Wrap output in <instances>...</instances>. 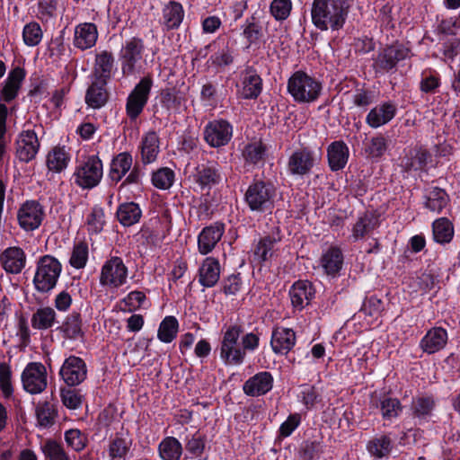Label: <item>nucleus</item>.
Returning a JSON list of instances; mask_svg holds the SVG:
<instances>
[{
	"label": "nucleus",
	"instance_id": "22",
	"mask_svg": "<svg viewBox=\"0 0 460 460\" xmlns=\"http://www.w3.org/2000/svg\"><path fill=\"white\" fill-rule=\"evenodd\" d=\"M98 36V29L94 23L81 22L75 27L73 44L78 49L86 50L95 46Z\"/></svg>",
	"mask_w": 460,
	"mask_h": 460
},
{
	"label": "nucleus",
	"instance_id": "64",
	"mask_svg": "<svg viewBox=\"0 0 460 460\" xmlns=\"http://www.w3.org/2000/svg\"><path fill=\"white\" fill-rule=\"evenodd\" d=\"M323 453V446L317 440L304 441L300 447L299 454L303 460H313Z\"/></svg>",
	"mask_w": 460,
	"mask_h": 460
},
{
	"label": "nucleus",
	"instance_id": "61",
	"mask_svg": "<svg viewBox=\"0 0 460 460\" xmlns=\"http://www.w3.org/2000/svg\"><path fill=\"white\" fill-rule=\"evenodd\" d=\"M299 397L305 408L311 410L322 401V393L314 385H305L302 386Z\"/></svg>",
	"mask_w": 460,
	"mask_h": 460
},
{
	"label": "nucleus",
	"instance_id": "31",
	"mask_svg": "<svg viewBox=\"0 0 460 460\" xmlns=\"http://www.w3.org/2000/svg\"><path fill=\"white\" fill-rule=\"evenodd\" d=\"M314 296V289L311 282L299 280L293 284L289 290V296L292 305L302 310L306 306Z\"/></svg>",
	"mask_w": 460,
	"mask_h": 460
},
{
	"label": "nucleus",
	"instance_id": "6",
	"mask_svg": "<svg viewBox=\"0 0 460 460\" xmlns=\"http://www.w3.org/2000/svg\"><path fill=\"white\" fill-rule=\"evenodd\" d=\"M243 328L239 325L229 326L223 334L220 343V358L228 366H240L244 362L245 353L240 337Z\"/></svg>",
	"mask_w": 460,
	"mask_h": 460
},
{
	"label": "nucleus",
	"instance_id": "8",
	"mask_svg": "<svg viewBox=\"0 0 460 460\" xmlns=\"http://www.w3.org/2000/svg\"><path fill=\"white\" fill-rule=\"evenodd\" d=\"M128 270L122 258L111 256L101 268L99 282L102 287L113 289L125 285Z\"/></svg>",
	"mask_w": 460,
	"mask_h": 460
},
{
	"label": "nucleus",
	"instance_id": "45",
	"mask_svg": "<svg viewBox=\"0 0 460 460\" xmlns=\"http://www.w3.org/2000/svg\"><path fill=\"white\" fill-rule=\"evenodd\" d=\"M158 453L162 460H180L183 447L176 438L166 437L159 443Z\"/></svg>",
	"mask_w": 460,
	"mask_h": 460
},
{
	"label": "nucleus",
	"instance_id": "21",
	"mask_svg": "<svg viewBox=\"0 0 460 460\" xmlns=\"http://www.w3.org/2000/svg\"><path fill=\"white\" fill-rule=\"evenodd\" d=\"M137 149L143 165L154 164L160 154V138L158 134L154 130L145 133L141 137Z\"/></svg>",
	"mask_w": 460,
	"mask_h": 460
},
{
	"label": "nucleus",
	"instance_id": "2",
	"mask_svg": "<svg viewBox=\"0 0 460 460\" xmlns=\"http://www.w3.org/2000/svg\"><path fill=\"white\" fill-rule=\"evenodd\" d=\"M26 77V71L21 66H15L10 70L3 87L0 89V162L7 153L10 140L6 137V119L8 110L5 103L13 101L19 93L22 82Z\"/></svg>",
	"mask_w": 460,
	"mask_h": 460
},
{
	"label": "nucleus",
	"instance_id": "15",
	"mask_svg": "<svg viewBox=\"0 0 460 460\" xmlns=\"http://www.w3.org/2000/svg\"><path fill=\"white\" fill-rule=\"evenodd\" d=\"M40 146L37 133L33 129H23L15 141L16 157L21 162L29 163L36 157Z\"/></svg>",
	"mask_w": 460,
	"mask_h": 460
},
{
	"label": "nucleus",
	"instance_id": "43",
	"mask_svg": "<svg viewBox=\"0 0 460 460\" xmlns=\"http://www.w3.org/2000/svg\"><path fill=\"white\" fill-rule=\"evenodd\" d=\"M57 314L56 311L50 306L40 307L31 315V323L33 329L36 330H48L54 326Z\"/></svg>",
	"mask_w": 460,
	"mask_h": 460
},
{
	"label": "nucleus",
	"instance_id": "3",
	"mask_svg": "<svg viewBox=\"0 0 460 460\" xmlns=\"http://www.w3.org/2000/svg\"><path fill=\"white\" fill-rule=\"evenodd\" d=\"M322 84L303 71L295 72L288 81V92L298 103H311L321 95Z\"/></svg>",
	"mask_w": 460,
	"mask_h": 460
},
{
	"label": "nucleus",
	"instance_id": "41",
	"mask_svg": "<svg viewBox=\"0 0 460 460\" xmlns=\"http://www.w3.org/2000/svg\"><path fill=\"white\" fill-rule=\"evenodd\" d=\"M71 155L65 146L53 147L47 155V167L49 171L59 173L69 164Z\"/></svg>",
	"mask_w": 460,
	"mask_h": 460
},
{
	"label": "nucleus",
	"instance_id": "49",
	"mask_svg": "<svg viewBox=\"0 0 460 460\" xmlns=\"http://www.w3.org/2000/svg\"><path fill=\"white\" fill-rule=\"evenodd\" d=\"M242 29L243 36L250 45L259 41L263 35L261 22L255 15L247 18Z\"/></svg>",
	"mask_w": 460,
	"mask_h": 460
},
{
	"label": "nucleus",
	"instance_id": "14",
	"mask_svg": "<svg viewBox=\"0 0 460 460\" xmlns=\"http://www.w3.org/2000/svg\"><path fill=\"white\" fill-rule=\"evenodd\" d=\"M204 138L212 147H221L229 143L233 137V127L225 119L209 121L204 128Z\"/></svg>",
	"mask_w": 460,
	"mask_h": 460
},
{
	"label": "nucleus",
	"instance_id": "1",
	"mask_svg": "<svg viewBox=\"0 0 460 460\" xmlns=\"http://www.w3.org/2000/svg\"><path fill=\"white\" fill-rule=\"evenodd\" d=\"M349 7L348 0H314L311 7L312 23L322 31H339L346 22Z\"/></svg>",
	"mask_w": 460,
	"mask_h": 460
},
{
	"label": "nucleus",
	"instance_id": "63",
	"mask_svg": "<svg viewBox=\"0 0 460 460\" xmlns=\"http://www.w3.org/2000/svg\"><path fill=\"white\" fill-rule=\"evenodd\" d=\"M205 438L199 432L194 433L185 439V449L190 457H199L205 450Z\"/></svg>",
	"mask_w": 460,
	"mask_h": 460
},
{
	"label": "nucleus",
	"instance_id": "16",
	"mask_svg": "<svg viewBox=\"0 0 460 460\" xmlns=\"http://www.w3.org/2000/svg\"><path fill=\"white\" fill-rule=\"evenodd\" d=\"M59 374L67 385L75 386L85 380L87 367L81 358L70 356L65 359Z\"/></svg>",
	"mask_w": 460,
	"mask_h": 460
},
{
	"label": "nucleus",
	"instance_id": "24",
	"mask_svg": "<svg viewBox=\"0 0 460 460\" xmlns=\"http://www.w3.org/2000/svg\"><path fill=\"white\" fill-rule=\"evenodd\" d=\"M193 179L201 190L218 184L221 181L218 164L213 162L199 164L195 168Z\"/></svg>",
	"mask_w": 460,
	"mask_h": 460
},
{
	"label": "nucleus",
	"instance_id": "5",
	"mask_svg": "<svg viewBox=\"0 0 460 460\" xmlns=\"http://www.w3.org/2000/svg\"><path fill=\"white\" fill-rule=\"evenodd\" d=\"M61 272L62 264L57 258L51 255L40 257L33 277L35 289L42 294L50 292L57 286Z\"/></svg>",
	"mask_w": 460,
	"mask_h": 460
},
{
	"label": "nucleus",
	"instance_id": "33",
	"mask_svg": "<svg viewBox=\"0 0 460 460\" xmlns=\"http://www.w3.org/2000/svg\"><path fill=\"white\" fill-rule=\"evenodd\" d=\"M185 12L182 5L175 1H170L162 9L161 24L165 31L178 29L183 19Z\"/></svg>",
	"mask_w": 460,
	"mask_h": 460
},
{
	"label": "nucleus",
	"instance_id": "26",
	"mask_svg": "<svg viewBox=\"0 0 460 460\" xmlns=\"http://www.w3.org/2000/svg\"><path fill=\"white\" fill-rule=\"evenodd\" d=\"M430 157V153L421 146L405 149L404 155L401 158V166L406 172L421 171L426 167Z\"/></svg>",
	"mask_w": 460,
	"mask_h": 460
},
{
	"label": "nucleus",
	"instance_id": "35",
	"mask_svg": "<svg viewBox=\"0 0 460 460\" xmlns=\"http://www.w3.org/2000/svg\"><path fill=\"white\" fill-rule=\"evenodd\" d=\"M108 82L92 78L91 84L85 93V103L93 109L103 107L108 101L106 84Z\"/></svg>",
	"mask_w": 460,
	"mask_h": 460
},
{
	"label": "nucleus",
	"instance_id": "46",
	"mask_svg": "<svg viewBox=\"0 0 460 460\" xmlns=\"http://www.w3.org/2000/svg\"><path fill=\"white\" fill-rule=\"evenodd\" d=\"M433 238L435 242L444 244L451 242L454 236V226L446 217H441L434 221L432 225Z\"/></svg>",
	"mask_w": 460,
	"mask_h": 460
},
{
	"label": "nucleus",
	"instance_id": "47",
	"mask_svg": "<svg viewBox=\"0 0 460 460\" xmlns=\"http://www.w3.org/2000/svg\"><path fill=\"white\" fill-rule=\"evenodd\" d=\"M64 335L70 340H79L84 337L82 330L81 315L77 312H72L66 318L62 325Z\"/></svg>",
	"mask_w": 460,
	"mask_h": 460
},
{
	"label": "nucleus",
	"instance_id": "18",
	"mask_svg": "<svg viewBox=\"0 0 460 460\" xmlns=\"http://www.w3.org/2000/svg\"><path fill=\"white\" fill-rule=\"evenodd\" d=\"M262 91V79L253 66H246L240 75L238 95L245 100L257 99Z\"/></svg>",
	"mask_w": 460,
	"mask_h": 460
},
{
	"label": "nucleus",
	"instance_id": "59",
	"mask_svg": "<svg viewBox=\"0 0 460 460\" xmlns=\"http://www.w3.org/2000/svg\"><path fill=\"white\" fill-rule=\"evenodd\" d=\"M104 217L103 208L99 206L93 207L86 219L88 232L91 234H99L103 229L105 224Z\"/></svg>",
	"mask_w": 460,
	"mask_h": 460
},
{
	"label": "nucleus",
	"instance_id": "4",
	"mask_svg": "<svg viewBox=\"0 0 460 460\" xmlns=\"http://www.w3.org/2000/svg\"><path fill=\"white\" fill-rule=\"evenodd\" d=\"M277 199V189L270 182L257 181L247 188L244 200L253 212L271 214Z\"/></svg>",
	"mask_w": 460,
	"mask_h": 460
},
{
	"label": "nucleus",
	"instance_id": "55",
	"mask_svg": "<svg viewBox=\"0 0 460 460\" xmlns=\"http://www.w3.org/2000/svg\"><path fill=\"white\" fill-rule=\"evenodd\" d=\"M435 407V401L430 396L413 398L411 410L413 416L419 419H426L430 416Z\"/></svg>",
	"mask_w": 460,
	"mask_h": 460
},
{
	"label": "nucleus",
	"instance_id": "53",
	"mask_svg": "<svg viewBox=\"0 0 460 460\" xmlns=\"http://www.w3.org/2000/svg\"><path fill=\"white\" fill-rule=\"evenodd\" d=\"M35 414L38 425L40 428L52 426L57 416L54 406L48 402H39L36 406Z\"/></svg>",
	"mask_w": 460,
	"mask_h": 460
},
{
	"label": "nucleus",
	"instance_id": "12",
	"mask_svg": "<svg viewBox=\"0 0 460 460\" xmlns=\"http://www.w3.org/2000/svg\"><path fill=\"white\" fill-rule=\"evenodd\" d=\"M144 49V41L140 38L133 37L125 41L119 52L121 71L124 75L135 73L137 64L143 58Z\"/></svg>",
	"mask_w": 460,
	"mask_h": 460
},
{
	"label": "nucleus",
	"instance_id": "20",
	"mask_svg": "<svg viewBox=\"0 0 460 460\" xmlns=\"http://www.w3.org/2000/svg\"><path fill=\"white\" fill-rule=\"evenodd\" d=\"M225 233V225L219 222L204 227L198 235V250L200 254L211 252Z\"/></svg>",
	"mask_w": 460,
	"mask_h": 460
},
{
	"label": "nucleus",
	"instance_id": "23",
	"mask_svg": "<svg viewBox=\"0 0 460 460\" xmlns=\"http://www.w3.org/2000/svg\"><path fill=\"white\" fill-rule=\"evenodd\" d=\"M296 344V333L290 328L279 326L273 329L270 346L274 353L287 355Z\"/></svg>",
	"mask_w": 460,
	"mask_h": 460
},
{
	"label": "nucleus",
	"instance_id": "62",
	"mask_svg": "<svg viewBox=\"0 0 460 460\" xmlns=\"http://www.w3.org/2000/svg\"><path fill=\"white\" fill-rule=\"evenodd\" d=\"M265 151V146L261 142H254L245 146L243 156L247 163L257 164L263 161Z\"/></svg>",
	"mask_w": 460,
	"mask_h": 460
},
{
	"label": "nucleus",
	"instance_id": "52",
	"mask_svg": "<svg viewBox=\"0 0 460 460\" xmlns=\"http://www.w3.org/2000/svg\"><path fill=\"white\" fill-rule=\"evenodd\" d=\"M89 257V248L85 242L75 243L72 248L69 258V265L76 270L84 269L86 266Z\"/></svg>",
	"mask_w": 460,
	"mask_h": 460
},
{
	"label": "nucleus",
	"instance_id": "28",
	"mask_svg": "<svg viewBox=\"0 0 460 460\" xmlns=\"http://www.w3.org/2000/svg\"><path fill=\"white\" fill-rule=\"evenodd\" d=\"M343 260L341 249L338 246H331L323 252L319 266L326 275L336 277L342 269Z\"/></svg>",
	"mask_w": 460,
	"mask_h": 460
},
{
	"label": "nucleus",
	"instance_id": "7",
	"mask_svg": "<svg viewBox=\"0 0 460 460\" xmlns=\"http://www.w3.org/2000/svg\"><path fill=\"white\" fill-rule=\"evenodd\" d=\"M103 166L97 155L85 157L76 167L73 177L75 183L83 189H92L99 184L102 178Z\"/></svg>",
	"mask_w": 460,
	"mask_h": 460
},
{
	"label": "nucleus",
	"instance_id": "51",
	"mask_svg": "<svg viewBox=\"0 0 460 460\" xmlns=\"http://www.w3.org/2000/svg\"><path fill=\"white\" fill-rule=\"evenodd\" d=\"M448 204V195L438 187L431 189L427 196L425 206L432 212L440 213Z\"/></svg>",
	"mask_w": 460,
	"mask_h": 460
},
{
	"label": "nucleus",
	"instance_id": "29",
	"mask_svg": "<svg viewBox=\"0 0 460 460\" xmlns=\"http://www.w3.org/2000/svg\"><path fill=\"white\" fill-rule=\"evenodd\" d=\"M396 105L391 102H382L370 110L366 117V123L373 128H377L390 122L396 115Z\"/></svg>",
	"mask_w": 460,
	"mask_h": 460
},
{
	"label": "nucleus",
	"instance_id": "36",
	"mask_svg": "<svg viewBox=\"0 0 460 460\" xmlns=\"http://www.w3.org/2000/svg\"><path fill=\"white\" fill-rule=\"evenodd\" d=\"M113 70L114 57L111 52L103 50L96 54L92 78L108 82Z\"/></svg>",
	"mask_w": 460,
	"mask_h": 460
},
{
	"label": "nucleus",
	"instance_id": "38",
	"mask_svg": "<svg viewBox=\"0 0 460 460\" xmlns=\"http://www.w3.org/2000/svg\"><path fill=\"white\" fill-rule=\"evenodd\" d=\"M349 150L343 141H334L327 148L329 166L332 171H340L348 163Z\"/></svg>",
	"mask_w": 460,
	"mask_h": 460
},
{
	"label": "nucleus",
	"instance_id": "40",
	"mask_svg": "<svg viewBox=\"0 0 460 460\" xmlns=\"http://www.w3.org/2000/svg\"><path fill=\"white\" fill-rule=\"evenodd\" d=\"M132 441L127 436L116 434L108 444L109 460H126L130 450Z\"/></svg>",
	"mask_w": 460,
	"mask_h": 460
},
{
	"label": "nucleus",
	"instance_id": "44",
	"mask_svg": "<svg viewBox=\"0 0 460 460\" xmlns=\"http://www.w3.org/2000/svg\"><path fill=\"white\" fill-rule=\"evenodd\" d=\"M394 447V441L388 435H381L368 441L367 449L376 458L388 457Z\"/></svg>",
	"mask_w": 460,
	"mask_h": 460
},
{
	"label": "nucleus",
	"instance_id": "50",
	"mask_svg": "<svg viewBox=\"0 0 460 460\" xmlns=\"http://www.w3.org/2000/svg\"><path fill=\"white\" fill-rule=\"evenodd\" d=\"M179 323L174 316H166L160 323L157 338L164 343L172 342L177 336Z\"/></svg>",
	"mask_w": 460,
	"mask_h": 460
},
{
	"label": "nucleus",
	"instance_id": "13",
	"mask_svg": "<svg viewBox=\"0 0 460 460\" xmlns=\"http://www.w3.org/2000/svg\"><path fill=\"white\" fill-rule=\"evenodd\" d=\"M21 380L27 393L31 394L42 393L48 385L45 366L40 362H30L24 367Z\"/></svg>",
	"mask_w": 460,
	"mask_h": 460
},
{
	"label": "nucleus",
	"instance_id": "48",
	"mask_svg": "<svg viewBox=\"0 0 460 460\" xmlns=\"http://www.w3.org/2000/svg\"><path fill=\"white\" fill-rule=\"evenodd\" d=\"M161 103L169 111H180L185 107L186 100L180 91L169 88L162 91Z\"/></svg>",
	"mask_w": 460,
	"mask_h": 460
},
{
	"label": "nucleus",
	"instance_id": "9",
	"mask_svg": "<svg viewBox=\"0 0 460 460\" xmlns=\"http://www.w3.org/2000/svg\"><path fill=\"white\" fill-rule=\"evenodd\" d=\"M152 85V78L150 76H145L136 84L132 92L128 94L126 102V113L130 120L137 119L142 113L148 102Z\"/></svg>",
	"mask_w": 460,
	"mask_h": 460
},
{
	"label": "nucleus",
	"instance_id": "17",
	"mask_svg": "<svg viewBox=\"0 0 460 460\" xmlns=\"http://www.w3.org/2000/svg\"><path fill=\"white\" fill-rule=\"evenodd\" d=\"M43 217V208L35 200L23 203L17 213L19 226L27 232L37 229L40 226Z\"/></svg>",
	"mask_w": 460,
	"mask_h": 460
},
{
	"label": "nucleus",
	"instance_id": "19",
	"mask_svg": "<svg viewBox=\"0 0 460 460\" xmlns=\"http://www.w3.org/2000/svg\"><path fill=\"white\" fill-rule=\"evenodd\" d=\"M380 226L379 217L372 212L360 214L351 227L349 240L353 243L370 237Z\"/></svg>",
	"mask_w": 460,
	"mask_h": 460
},
{
	"label": "nucleus",
	"instance_id": "58",
	"mask_svg": "<svg viewBox=\"0 0 460 460\" xmlns=\"http://www.w3.org/2000/svg\"><path fill=\"white\" fill-rule=\"evenodd\" d=\"M13 373L11 367L6 362L0 363V391L5 399L13 396Z\"/></svg>",
	"mask_w": 460,
	"mask_h": 460
},
{
	"label": "nucleus",
	"instance_id": "34",
	"mask_svg": "<svg viewBox=\"0 0 460 460\" xmlns=\"http://www.w3.org/2000/svg\"><path fill=\"white\" fill-rule=\"evenodd\" d=\"M447 342V332L444 328L430 329L420 340V347L429 354L441 350Z\"/></svg>",
	"mask_w": 460,
	"mask_h": 460
},
{
	"label": "nucleus",
	"instance_id": "56",
	"mask_svg": "<svg viewBox=\"0 0 460 460\" xmlns=\"http://www.w3.org/2000/svg\"><path fill=\"white\" fill-rule=\"evenodd\" d=\"M175 173L168 167H162L153 172L152 184L159 190H168L174 182Z\"/></svg>",
	"mask_w": 460,
	"mask_h": 460
},
{
	"label": "nucleus",
	"instance_id": "54",
	"mask_svg": "<svg viewBox=\"0 0 460 460\" xmlns=\"http://www.w3.org/2000/svg\"><path fill=\"white\" fill-rule=\"evenodd\" d=\"M388 150V141L383 135L372 137L365 143V152L372 158L382 157Z\"/></svg>",
	"mask_w": 460,
	"mask_h": 460
},
{
	"label": "nucleus",
	"instance_id": "39",
	"mask_svg": "<svg viewBox=\"0 0 460 460\" xmlns=\"http://www.w3.org/2000/svg\"><path fill=\"white\" fill-rule=\"evenodd\" d=\"M199 281L203 287H214L220 276L219 261L212 257L206 258L199 268Z\"/></svg>",
	"mask_w": 460,
	"mask_h": 460
},
{
	"label": "nucleus",
	"instance_id": "42",
	"mask_svg": "<svg viewBox=\"0 0 460 460\" xmlns=\"http://www.w3.org/2000/svg\"><path fill=\"white\" fill-rule=\"evenodd\" d=\"M142 210L135 202H126L119 206L117 218L124 226H131L139 222Z\"/></svg>",
	"mask_w": 460,
	"mask_h": 460
},
{
	"label": "nucleus",
	"instance_id": "10",
	"mask_svg": "<svg viewBox=\"0 0 460 460\" xmlns=\"http://www.w3.org/2000/svg\"><path fill=\"white\" fill-rule=\"evenodd\" d=\"M410 49L402 44H393L381 49L374 58L373 67L376 73H387L396 65L410 58Z\"/></svg>",
	"mask_w": 460,
	"mask_h": 460
},
{
	"label": "nucleus",
	"instance_id": "60",
	"mask_svg": "<svg viewBox=\"0 0 460 460\" xmlns=\"http://www.w3.org/2000/svg\"><path fill=\"white\" fill-rule=\"evenodd\" d=\"M44 456L49 460H73L64 447L55 440H47L41 447Z\"/></svg>",
	"mask_w": 460,
	"mask_h": 460
},
{
	"label": "nucleus",
	"instance_id": "25",
	"mask_svg": "<svg viewBox=\"0 0 460 460\" xmlns=\"http://www.w3.org/2000/svg\"><path fill=\"white\" fill-rule=\"evenodd\" d=\"M0 262L6 273L19 274L26 265V254L20 247H8L2 252Z\"/></svg>",
	"mask_w": 460,
	"mask_h": 460
},
{
	"label": "nucleus",
	"instance_id": "27",
	"mask_svg": "<svg viewBox=\"0 0 460 460\" xmlns=\"http://www.w3.org/2000/svg\"><path fill=\"white\" fill-rule=\"evenodd\" d=\"M370 407L379 410L383 419L389 421L399 417L402 411V405L400 400L386 394L380 395L379 397L373 396L370 402Z\"/></svg>",
	"mask_w": 460,
	"mask_h": 460
},
{
	"label": "nucleus",
	"instance_id": "11",
	"mask_svg": "<svg viewBox=\"0 0 460 460\" xmlns=\"http://www.w3.org/2000/svg\"><path fill=\"white\" fill-rule=\"evenodd\" d=\"M321 161V154L315 151L303 147L296 150L289 156L288 161V172L293 176H305L308 174L314 165Z\"/></svg>",
	"mask_w": 460,
	"mask_h": 460
},
{
	"label": "nucleus",
	"instance_id": "57",
	"mask_svg": "<svg viewBox=\"0 0 460 460\" xmlns=\"http://www.w3.org/2000/svg\"><path fill=\"white\" fill-rule=\"evenodd\" d=\"M43 32L40 25L36 22L27 23L22 30V40L26 46L35 47L42 40Z\"/></svg>",
	"mask_w": 460,
	"mask_h": 460
},
{
	"label": "nucleus",
	"instance_id": "32",
	"mask_svg": "<svg viewBox=\"0 0 460 460\" xmlns=\"http://www.w3.org/2000/svg\"><path fill=\"white\" fill-rule=\"evenodd\" d=\"M133 157L128 152H121L115 155L110 164L109 180L112 184L119 183L130 171Z\"/></svg>",
	"mask_w": 460,
	"mask_h": 460
},
{
	"label": "nucleus",
	"instance_id": "30",
	"mask_svg": "<svg viewBox=\"0 0 460 460\" xmlns=\"http://www.w3.org/2000/svg\"><path fill=\"white\" fill-rule=\"evenodd\" d=\"M273 377L270 372H259L243 384V390L249 396H261L271 390Z\"/></svg>",
	"mask_w": 460,
	"mask_h": 460
},
{
	"label": "nucleus",
	"instance_id": "37",
	"mask_svg": "<svg viewBox=\"0 0 460 460\" xmlns=\"http://www.w3.org/2000/svg\"><path fill=\"white\" fill-rule=\"evenodd\" d=\"M282 235L279 227L273 228L272 232L261 238L254 251V256L260 261L270 260L275 252V245L281 241Z\"/></svg>",
	"mask_w": 460,
	"mask_h": 460
}]
</instances>
